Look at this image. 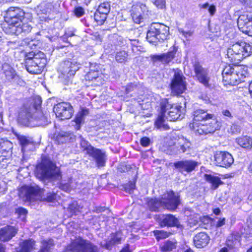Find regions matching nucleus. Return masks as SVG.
Listing matches in <instances>:
<instances>
[{"instance_id":"f257e3e1","label":"nucleus","mask_w":252,"mask_h":252,"mask_svg":"<svg viewBox=\"0 0 252 252\" xmlns=\"http://www.w3.org/2000/svg\"><path fill=\"white\" fill-rule=\"evenodd\" d=\"M41 97H36L30 105H24L19 113L18 121L21 124L31 127L44 126L48 124V119L41 110Z\"/></svg>"},{"instance_id":"f03ea898","label":"nucleus","mask_w":252,"mask_h":252,"mask_svg":"<svg viewBox=\"0 0 252 252\" xmlns=\"http://www.w3.org/2000/svg\"><path fill=\"white\" fill-rule=\"evenodd\" d=\"M19 195L25 201H41L50 202L56 199L57 195L54 192L45 193V190L38 186H24L19 190Z\"/></svg>"},{"instance_id":"7ed1b4c3","label":"nucleus","mask_w":252,"mask_h":252,"mask_svg":"<svg viewBox=\"0 0 252 252\" xmlns=\"http://www.w3.org/2000/svg\"><path fill=\"white\" fill-rule=\"evenodd\" d=\"M180 203L178 196L173 191H167L162 195L161 199L151 198L148 202V206L151 211H158L160 208L169 210H175Z\"/></svg>"},{"instance_id":"20e7f679","label":"nucleus","mask_w":252,"mask_h":252,"mask_svg":"<svg viewBox=\"0 0 252 252\" xmlns=\"http://www.w3.org/2000/svg\"><path fill=\"white\" fill-rule=\"evenodd\" d=\"M252 53V46L245 42H238L231 45L227 51V57L233 63H238Z\"/></svg>"},{"instance_id":"39448f33","label":"nucleus","mask_w":252,"mask_h":252,"mask_svg":"<svg viewBox=\"0 0 252 252\" xmlns=\"http://www.w3.org/2000/svg\"><path fill=\"white\" fill-rule=\"evenodd\" d=\"M169 33L168 27L159 23H154L151 25L147 32V39L150 43L156 44L158 41L166 40Z\"/></svg>"},{"instance_id":"423d86ee","label":"nucleus","mask_w":252,"mask_h":252,"mask_svg":"<svg viewBox=\"0 0 252 252\" xmlns=\"http://www.w3.org/2000/svg\"><path fill=\"white\" fill-rule=\"evenodd\" d=\"M182 107L178 104H172L168 99L165 98L160 102V109L165 118L170 121L180 120L184 118V114L181 111Z\"/></svg>"},{"instance_id":"0eeeda50","label":"nucleus","mask_w":252,"mask_h":252,"mask_svg":"<svg viewBox=\"0 0 252 252\" xmlns=\"http://www.w3.org/2000/svg\"><path fill=\"white\" fill-rule=\"evenodd\" d=\"M241 70V68L238 66H226L222 72L224 85H236L241 82L245 77Z\"/></svg>"},{"instance_id":"6e6552de","label":"nucleus","mask_w":252,"mask_h":252,"mask_svg":"<svg viewBox=\"0 0 252 252\" xmlns=\"http://www.w3.org/2000/svg\"><path fill=\"white\" fill-rule=\"evenodd\" d=\"M35 174L36 177L40 180L58 178L60 176L58 169L50 161H42L37 166Z\"/></svg>"},{"instance_id":"1a4fd4ad","label":"nucleus","mask_w":252,"mask_h":252,"mask_svg":"<svg viewBox=\"0 0 252 252\" xmlns=\"http://www.w3.org/2000/svg\"><path fill=\"white\" fill-rule=\"evenodd\" d=\"M66 252H98V249L90 241L79 237L66 247Z\"/></svg>"},{"instance_id":"9d476101","label":"nucleus","mask_w":252,"mask_h":252,"mask_svg":"<svg viewBox=\"0 0 252 252\" xmlns=\"http://www.w3.org/2000/svg\"><path fill=\"white\" fill-rule=\"evenodd\" d=\"M170 86L171 93L174 95L182 94L187 89L186 78L181 70H175Z\"/></svg>"},{"instance_id":"9b49d317","label":"nucleus","mask_w":252,"mask_h":252,"mask_svg":"<svg viewBox=\"0 0 252 252\" xmlns=\"http://www.w3.org/2000/svg\"><path fill=\"white\" fill-rule=\"evenodd\" d=\"M79 65L74 60L64 61L61 64L59 68L61 74L59 77L65 80L69 79L79 69Z\"/></svg>"},{"instance_id":"f8f14e48","label":"nucleus","mask_w":252,"mask_h":252,"mask_svg":"<svg viewBox=\"0 0 252 252\" xmlns=\"http://www.w3.org/2000/svg\"><path fill=\"white\" fill-rule=\"evenodd\" d=\"M39 58H34L32 60H29L26 62L27 70L31 74L40 73L45 66L46 60L43 53L39 55Z\"/></svg>"},{"instance_id":"ddd939ff","label":"nucleus","mask_w":252,"mask_h":252,"mask_svg":"<svg viewBox=\"0 0 252 252\" xmlns=\"http://www.w3.org/2000/svg\"><path fill=\"white\" fill-rule=\"evenodd\" d=\"M24 12L17 7H11L6 11L4 20L10 27L22 23L24 19Z\"/></svg>"},{"instance_id":"4468645a","label":"nucleus","mask_w":252,"mask_h":252,"mask_svg":"<svg viewBox=\"0 0 252 252\" xmlns=\"http://www.w3.org/2000/svg\"><path fill=\"white\" fill-rule=\"evenodd\" d=\"M193 67L194 72L193 77L205 87H209L210 77L208 70L203 67L198 62L194 63Z\"/></svg>"},{"instance_id":"2eb2a0df","label":"nucleus","mask_w":252,"mask_h":252,"mask_svg":"<svg viewBox=\"0 0 252 252\" xmlns=\"http://www.w3.org/2000/svg\"><path fill=\"white\" fill-rule=\"evenodd\" d=\"M193 130L196 134L199 135L207 134L214 132L220 127L219 123L215 119L211 120L208 124H198L193 122L192 124Z\"/></svg>"},{"instance_id":"dca6fc26","label":"nucleus","mask_w":252,"mask_h":252,"mask_svg":"<svg viewBox=\"0 0 252 252\" xmlns=\"http://www.w3.org/2000/svg\"><path fill=\"white\" fill-rule=\"evenodd\" d=\"M54 112L56 116L61 120L69 119L73 115V108L69 103H59L54 107Z\"/></svg>"},{"instance_id":"f3484780","label":"nucleus","mask_w":252,"mask_h":252,"mask_svg":"<svg viewBox=\"0 0 252 252\" xmlns=\"http://www.w3.org/2000/svg\"><path fill=\"white\" fill-rule=\"evenodd\" d=\"M214 159L217 165L223 167H229L234 162L232 155L226 152H217Z\"/></svg>"},{"instance_id":"a211bd4d","label":"nucleus","mask_w":252,"mask_h":252,"mask_svg":"<svg viewBox=\"0 0 252 252\" xmlns=\"http://www.w3.org/2000/svg\"><path fill=\"white\" fill-rule=\"evenodd\" d=\"M91 67L90 70L85 76V79L89 82V85L99 86L103 84V75L98 70H94Z\"/></svg>"},{"instance_id":"6ab92c4d","label":"nucleus","mask_w":252,"mask_h":252,"mask_svg":"<svg viewBox=\"0 0 252 252\" xmlns=\"http://www.w3.org/2000/svg\"><path fill=\"white\" fill-rule=\"evenodd\" d=\"M198 163L191 159H186L174 162V166L180 172L190 173L198 166Z\"/></svg>"},{"instance_id":"aec40b11","label":"nucleus","mask_w":252,"mask_h":252,"mask_svg":"<svg viewBox=\"0 0 252 252\" xmlns=\"http://www.w3.org/2000/svg\"><path fill=\"white\" fill-rule=\"evenodd\" d=\"M252 18L248 15H241L237 20V25L239 30L246 34L250 36L251 31L252 29Z\"/></svg>"},{"instance_id":"412c9836","label":"nucleus","mask_w":252,"mask_h":252,"mask_svg":"<svg viewBox=\"0 0 252 252\" xmlns=\"http://www.w3.org/2000/svg\"><path fill=\"white\" fill-rule=\"evenodd\" d=\"M159 223L161 227H176L180 228L181 225L177 218L171 214L163 215L159 217Z\"/></svg>"},{"instance_id":"4be33fe9","label":"nucleus","mask_w":252,"mask_h":252,"mask_svg":"<svg viewBox=\"0 0 252 252\" xmlns=\"http://www.w3.org/2000/svg\"><path fill=\"white\" fill-rule=\"evenodd\" d=\"M176 51L173 49L166 53L159 55H154L151 56V60L154 63L158 62L164 64H168L174 58Z\"/></svg>"},{"instance_id":"5701e85b","label":"nucleus","mask_w":252,"mask_h":252,"mask_svg":"<svg viewBox=\"0 0 252 252\" xmlns=\"http://www.w3.org/2000/svg\"><path fill=\"white\" fill-rule=\"evenodd\" d=\"M174 146L176 147V149H175L173 147H172L173 149L168 150L170 151L169 154H178L185 153L190 147V143L187 139L182 138L178 139L177 143L175 144Z\"/></svg>"},{"instance_id":"b1692460","label":"nucleus","mask_w":252,"mask_h":252,"mask_svg":"<svg viewBox=\"0 0 252 252\" xmlns=\"http://www.w3.org/2000/svg\"><path fill=\"white\" fill-rule=\"evenodd\" d=\"M13 144L6 138L0 139V163L6 159L7 154L11 152Z\"/></svg>"},{"instance_id":"393cba45","label":"nucleus","mask_w":252,"mask_h":252,"mask_svg":"<svg viewBox=\"0 0 252 252\" xmlns=\"http://www.w3.org/2000/svg\"><path fill=\"white\" fill-rule=\"evenodd\" d=\"M209 237L204 232L198 233L193 238L194 244L197 248L206 247L209 243Z\"/></svg>"},{"instance_id":"a878e982","label":"nucleus","mask_w":252,"mask_h":252,"mask_svg":"<svg viewBox=\"0 0 252 252\" xmlns=\"http://www.w3.org/2000/svg\"><path fill=\"white\" fill-rule=\"evenodd\" d=\"M17 231L16 229L10 226H5L0 230V241H7L15 235Z\"/></svg>"},{"instance_id":"bb28decb","label":"nucleus","mask_w":252,"mask_h":252,"mask_svg":"<svg viewBox=\"0 0 252 252\" xmlns=\"http://www.w3.org/2000/svg\"><path fill=\"white\" fill-rule=\"evenodd\" d=\"M89 155L95 159L98 167H102L104 165L106 161V155L104 152L94 148V150L90 153Z\"/></svg>"},{"instance_id":"cd10ccee","label":"nucleus","mask_w":252,"mask_h":252,"mask_svg":"<svg viewBox=\"0 0 252 252\" xmlns=\"http://www.w3.org/2000/svg\"><path fill=\"white\" fill-rule=\"evenodd\" d=\"M21 23H19L18 24L12 27H9V29L11 30L10 32L17 34L21 33L27 34L31 31L32 27L30 24L23 23L21 25Z\"/></svg>"},{"instance_id":"c85d7f7f","label":"nucleus","mask_w":252,"mask_h":252,"mask_svg":"<svg viewBox=\"0 0 252 252\" xmlns=\"http://www.w3.org/2000/svg\"><path fill=\"white\" fill-rule=\"evenodd\" d=\"M74 135L69 132L62 131L59 132L55 137V140L58 144H63L72 142Z\"/></svg>"},{"instance_id":"c756f323","label":"nucleus","mask_w":252,"mask_h":252,"mask_svg":"<svg viewBox=\"0 0 252 252\" xmlns=\"http://www.w3.org/2000/svg\"><path fill=\"white\" fill-rule=\"evenodd\" d=\"M193 116V120L195 121L208 120L209 119L213 120L214 116V115L209 114L202 109H197L194 111Z\"/></svg>"},{"instance_id":"7c9ffc66","label":"nucleus","mask_w":252,"mask_h":252,"mask_svg":"<svg viewBox=\"0 0 252 252\" xmlns=\"http://www.w3.org/2000/svg\"><path fill=\"white\" fill-rule=\"evenodd\" d=\"M240 241V237L238 234H232L228 237L226 245L230 250H232L235 252L236 246L239 244Z\"/></svg>"},{"instance_id":"2f4dec72","label":"nucleus","mask_w":252,"mask_h":252,"mask_svg":"<svg viewBox=\"0 0 252 252\" xmlns=\"http://www.w3.org/2000/svg\"><path fill=\"white\" fill-rule=\"evenodd\" d=\"M88 114L89 110L86 108H83L81 111L77 113L74 119V122L76 123L75 129L78 130L80 128L81 125L84 123L85 116Z\"/></svg>"},{"instance_id":"473e14b6","label":"nucleus","mask_w":252,"mask_h":252,"mask_svg":"<svg viewBox=\"0 0 252 252\" xmlns=\"http://www.w3.org/2000/svg\"><path fill=\"white\" fill-rule=\"evenodd\" d=\"M20 252H32L35 249V242L32 239L24 241L20 245Z\"/></svg>"},{"instance_id":"72a5a7b5","label":"nucleus","mask_w":252,"mask_h":252,"mask_svg":"<svg viewBox=\"0 0 252 252\" xmlns=\"http://www.w3.org/2000/svg\"><path fill=\"white\" fill-rule=\"evenodd\" d=\"M236 143L241 147L247 149L252 148V138L248 136H243L236 139Z\"/></svg>"},{"instance_id":"f704fd0d","label":"nucleus","mask_w":252,"mask_h":252,"mask_svg":"<svg viewBox=\"0 0 252 252\" xmlns=\"http://www.w3.org/2000/svg\"><path fill=\"white\" fill-rule=\"evenodd\" d=\"M20 143L22 146V151L23 153L32 149L33 147L32 142L25 136H21L19 138Z\"/></svg>"},{"instance_id":"c9c22d12","label":"nucleus","mask_w":252,"mask_h":252,"mask_svg":"<svg viewBox=\"0 0 252 252\" xmlns=\"http://www.w3.org/2000/svg\"><path fill=\"white\" fill-rule=\"evenodd\" d=\"M164 115L160 111V115H159L155 123V126L158 129L167 130L169 129V126L165 123Z\"/></svg>"},{"instance_id":"e433bc0d","label":"nucleus","mask_w":252,"mask_h":252,"mask_svg":"<svg viewBox=\"0 0 252 252\" xmlns=\"http://www.w3.org/2000/svg\"><path fill=\"white\" fill-rule=\"evenodd\" d=\"M54 246L53 239L43 240L41 242L40 249L38 252H51V250Z\"/></svg>"},{"instance_id":"4c0bfd02","label":"nucleus","mask_w":252,"mask_h":252,"mask_svg":"<svg viewBox=\"0 0 252 252\" xmlns=\"http://www.w3.org/2000/svg\"><path fill=\"white\" fill-rule=\"evenodd\" d=\"M53 8L54 6L51 3L44 2L37 6V11L41 14H48L51 13Z\"/></svg>"},{"instance_id":"58836bf2","label":"nucleus","mask_w":252,"mask_h":252,"mask_svg":"<svg viewBox=\"0 0 252 252\" xmlns=\"http://www.w3.org/2000/svg\"><path fill=\"white\" fill-rule=\"evenodd\" d=\"M205 179L212 184V188L214 189H217L220 185L222 184L219 177L212 175L205 174Z\"/></svg>"},{"instance_id":"ea45409f","label":"nucleus","mask_w":252,"mask_h":252,"mask_svg":"<svg viewBox=\"0 0 252 252\" xmlns=\"http://www.w3.org/2000/svg\"><path fill=\"white\" fill-rule=\"evenodd\" d=\"M80 142L81 147L82 148L83 151H85L88 155H89L90 153L92 152V151L94 150V148L90 144L81 136H80Z\"/></svg>"},{"instance_id":"a19ab883","label":"nucleus","mask_w":252,"mask_h":252,"mask_svg":"<svg viewBox=\"0 0 252 252\" xmlns=\"http://www.w3.org/2000/svg\"><path fill=\"white\" fill-rule=\"evenodd\" d=\"M128 53L124 51H120L116 53L115 60L119 63H125L127 61Z\"/></svg>"},{"instance_id":"79ce46f5","label":"nucleus","mask_w":252,"mask_h":252,"mask_svg":"<svg viewBox=\"0 0 252 252\" xmlns=\"http://www.w3.org/2000/svg\"><path fill=\"white\" fill-rule=\"evenodd\" d=\"M7 68L4 69V74L6 78V80L10 82H12L15 76L16 75L15 70L10 66H6Z\"/></svg>"},{"instance_id":"37998d69","label":"nucleus","mask_w":252,"mask_h":252,"mask_svg":"<svg viewBox=\"0 0 252 252\" xmlns=\"http://www.w3.org/2000/svg\"><path fill=\"white\" fill-rule=\"evenodd\" d=\"M122 238V233L120 231L113 233L111 235L110 240L107 243V248L108 249V245H114L119 243Z\"/></svg>"},{"instance_id":"c03bdc74","label":"nucleus","mask_w":252,"mask_h":252,"mask_svg":"<svg viewBox=\"0 0 252 252\" xmlns=\"http://www.w3.org/2000/svg\"><path fill=\"white\" fill-rule=\"evenodd\" d=\"M146 11H147V9L145 4H139L132 7V13H135L136 15H143Z\"/></svg>"},{"instance_id":"a18cd8bd","label":"nucleus","mask_w":252,"mask_h":252,"mask_svg":"<svg viewBox=\"0 0 252 252\" xmlns=\"http://www.w3.org/2000/svg\"><path fill=\"white\" fill-rule=\"evenodd\" d=\"M176 247V242L175 241L168 240L164 243L161 247V250L163 252H170L175 249Z\"/></svg>"},{"instance_id":"49530a36","label":"nucleus","mask_w":252,"mask_h":252,"mask_svg":"<svg viewBox=\"0 0 252 252\" xmlns=\"http://www.w3.org/2000/svg\"><path fill=\"white\" fill-rule=\"evenodd\" d=\"M107 15L101 13L97 11H96L94 15V18L95 21L98 24V25H101L104 23V21L106 20L107 18Z\"/></svg>"},{"instance_id":"de8ad7c7","label":"nucleus","mask_w":252,"mask_h":252,"mask_svg":"<svg viewBox=\"0 0 252 252\" xmlns=\"http://www.w3.org/2000/svg\"><path fill=\"white\" fill-rule=\"evenodd\" d=\"M110 6L109 3L108 2H104L99 5L96 11L107 15L110 11Z\"/></svg>"},{"instance_id":"09e8293b","label":"nucleus","mask_w":252,"mask_h":252,"mask_svg":"<svg viewBox=\"0 0 252 252\" xmlns=\"http://www.w3.org/2000/svg\"><path fill=\"white\" fill-rule=\"evenodd\" d=\"M154 235L158 240L164 239L169 236L170 233L163 230H155L154 231Z\"/></svg>"},{"instance_id":"8fccbe9b","label":"nucleus","mask_w":252,"mask_h":252,"mask_svg":"<svg viewBox=\"0 0 252 252\" xmlns=\"http://www.w3.org/2000/svg\"><path fill=\"white\" fill-rule=\"evenodd\" d=\"M153 3L159 9H163L165 7L166 0H151Z\"/></svg>"},{"instance_id":"3c124183","label":"nucleus","mask_w":252,"mask_h":252,"mask_svg":"<svg viewBox=\"0 0 252 252\" xmlns=\"http://www.w3.org/2000/svg\"><path fill=\"white\" fill-rule=\"evenodd\" d=\"M135 186V183L130 181L124 186L125 190L129 193H131L134 189Z\"/></svg>"},{"instance_id":"603ef678","label":"nucleus","mask_w":252,"mask_h":252,"mask_svg":"<svg viewBox=\"0 0 252 252\" xmlns=\"http://www.w3.org/2000/svg\"><path fill=\"white\" fill-rule=\"evenodd\" d=\"M11 84L14 85L23 86L25 85V82L23 79H22L18 75L16 74L13 80L11 82Z\"/></svg>"},{"instance_id":"864d4df0","label":"nucleus","mask_w":252,"mask_h":252,"mask_svg":"<svg viewBox=\"0 0 252 252\" xmlns=\"http://www.w3.org/2000/svg\"><path fill=\"white\" fill-rule=\"evenodd\" d=\"M74 13L77 17H80L84 15L85 11L83 7L78 6L74 8Z\"/></svg>"},{"instance_id":"5fc2aeb1","label":"nucleus","mask_w":252,"mask_h":252,"mask_svg":"<svg viewBox=\"0 0 252 252\" xmlns=\"http://www.w3.org/2000/svg\"><path fill=\"white\" fill-rule=\"evenodd\" d=\"M60 188L61 189L66 192H69L71 190V187L69 182L65 183H62L60 185Z\"/></svg>"},{"instance_id":"6e6d98bb","label":"nucleus","mask_w":252,"mask_h":252,"mask_svg":"<svg viewBox=\"0 0 252 252\" xmlns=\"http://www.w3.org/2000/svg\"><path fill=\"white\" fill-rule=\"evenodd\" d=\"M137 88V85L133 83H130L128 84L126 88V94L130 93L131 91L135 90Z\"/></svg>"},{"instance_id":"4d7b16f0","label":"nucleus","mask_w":252,"mask_h":252,"mask_svg":"<svg viewBox=\"0 0 252 252\" xmlns=\"http://www.w3.org/2000/svg\"><path fill=\"white\" fill-rule=\"evenodd\" d=\"M131 16L134 22L136 23H139L143 19V15H138L135 14V13H131Z\"/></svg>"},{"instance_id":"13d9d810","label":"nucleus","mask_w":252,"mask_h":252,"mask_svg":"<svg viewBox=\"0 0 252 252\" xmlns=\"http://www.w3.org/2000/svg\"><path fill=\"white\" fill-rule=\"evenodd\" d=\"M150 139L147 137H144L140 140L141 144L144 147H147L149 145Z\"/></svg>"},{"instance_id":"bf43d9fd","label":"nucleus","mask_w":252,"mask_h":252,"mask_svg":"<svg viewBox=\"0 0 252 252\" xmlns=\"http://www.w3.org/2000/svg\"><path fill=\"white\" fill-rule=\"evenodd\" d=\"M93 38L94 40L98 42H101L102 40V36L98 32H95L93 34Z\"/></svg>"},{"instance_id":"052dcab7","label":"nucleus","mask_w":252,"mask_h":252,"mask_svg":"<svg viewBox=\"0 0 252 252\" xmlns=\"http://www.w3.org/2000/svg\"><path fill=\"white\" fill-rule=\"evenodd\" d=\"M208 11L211 16L214 15L216 12V6L214 5H210L208 7Z\"/></svg>"},{"instance_id":"680f3d73","label":"nucleus","mask_w":252,"mask_h":252,"mask_svg":"<svg viewBox=\"0 0 252 252\" xmlns=\"http://www.w3.org/2000/svg\"><path fill=\"white\" fill-rule=\"evenodd\" d=\"M25 62L28 60H32L34 58H38L37 55H34L32 53H29L26 56Z\"/></svg>"},{"instance_id":"e2e57ef3","label":"nucleus","mask_w":252,"mask_h":252,"mask_svg":"<svg viewBox=\"0 0 252 252\" xmlns=\"http://www.w3.org/2000/svg\"><path fill=\"white\" fill-rule=\"evenodd\" d=\"M179 32L186 38L191 36L192 34V32L190 31L185 32L183 30L180 29Z\"/></svg>"},{"instance_id":"0e129e2a","label":"nucleus","mask_w":252,"mask_h":252,"mask_svg":"<svg viewBox=\"0 0 252 252\" xmlns=\"http://www.w3.org/2000/svg\"><path fill=\"white\" fill-rule=\"evenodd\" d=\"M225 223V218L220 219L216 223L217 227H220L224 225Z\"/></svg>"},{"instance_id":"69168bd1","label":"nucleus","mask_w":252,"mask_h":252,"mask_svg":"<svg viewBox=\"0 0 252 252\" xmlns=\"http://www.w3.org/2000/svg\"><path fill=\"white\" fill-rule=\"evenodd\" d=\"M17 212L20 215H26L27 214V211L26 209L23 208H19L17 210Z\"/></svg>"},{"instance_id":"338daca9","label":"nucleus","mask_w":252,"mask_h":252,"mask_svg":"<svg viewBox=\"0 0 252 252\" xmlns=\"http://www.w3.org/2000/svg\"><path fill=\"white\" fill-rule=\"evenodd\" d=\"M242 3L248 6L252 7V0H240Z\"/></svg>"},{"instance_id":"774afa93","label":"nucleus","mask_w":252,"mask_h":252,"mask_svg":"<svg viewBox=\"0 0 252 252\" xmlns=\"http://www.w3.org/2000/svg\"><path fill=\"white\" fill-rule=\"evenodd\" d=\"M219 252H235L232 250H230L227 247H223L220 249Z\"/></svg>"}]
</instances>
